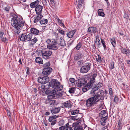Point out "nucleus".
I'll use <instances>...</instances> for the list:
<instances>
[{
    "label": "nucleus",
    "instance_id": "nucleus-4",
    "mask_svg": "<svg viewBox=\"0 0 130 130\" xmlns=\"http://www.w3.org/2000/svg\"><path fill=\"white\" fill-rule=\"evenodd\" d=\"M91 64L90 63H86L85 65L81 67L80 71L83 73H87L90 69Z\"/></svg>",
    "mask_w": 130,
    "mask_h": 130
},
{
    "label": "nucleus",
    "instance_id": "nucleus-5",
    "mask_svg": "<svg viewBox=\"0 0 130 130\" xmlns=\"http://www.w3.org/2000/svg\"><path fill=\"white\" fill-rule=\"evenodd\" d=\"M42 53L43 58L45 59H49L50 56L52 54V52L50 50H47L42 51Z\"/></svg>",
    "mask_w": 130,
    "mask_h": 130
},
{
    "label": "nucleus",
    "instance_id": "nucleus-51",
    "mask_svg": "<svg viewBox=\"0 0 130 130\" xmlns=\"http://www.w3.org/2000/svg\"><path fill=\"white\" fill-rule=\"evenodd\" d=\"M87 85V84L85 86V87H86V88H83L82 89V90L83 91V92H86V91H87V90H88L89 89H90V88H88L87 87H86V86ZM91 88H90V89Z\"/></svg>",
    "mask_w": 130,
    "mask_h": 130
},
{
    "label": "nucleus",
    "instance_id": "nucleus-34",
    "mask_svg": "<svg viewBox=\"0 0 130 130\" xmlns=\"http://www.w3.org/2000/svg\"><path fill=\"white\" fill-rule=\"evenodd\" d=\"M26 33L22 34L20 37V39L21 41H24L26 40Z\"/></svg>",
    "mask_w": 130,
    "mask_h": 130
},
{
    "label": "nucleus",
    "instance_id": "nucleus-29",
    "mask_svg": "<svg viewBox=\"0 0 130 130\" xmlns=\"http://www.w3.org/2000/svg\"><path fill=\"white\" fill-rule=\"evenodd\" d=\"M79 111L78 109H76L71 110L70 111L69 113H70L71 115H75L76 114H79Z\"/></svg>",
    "mask_w": 130,
    "mask_h": 130
},
{
    "label": "nucleus",
    "instance_id": "nucleus-8",
    "mask_svg": "<svg viewBox=\"0 0 130 130\" xmlns=\"http://www.w3.org/2000/svg\"><path fill=\"white\" fill-rule=\"evenodd\" d=\"M86 52L85 51H81L79 52L77 56L74 57L75 60H77L79 59L84 58L86 55Z\"/></svg>",
    "mask_w": 130,
    "mask_h": 130
},
{
    "label": "nucleus",
    "instance_id": "nucleus-20",
    "mask_svg": "<svg viewBox=\"0 0 130 130\" xmlns=\"http://www.w3.org/2000/svg\"><path fill=\"white\" fill-rule=\"evenodd\" d=\"M121 51L122 53L126 54V56H128L130 55V51L128 49H127L125 48H121Z\"/></svg>",
    "mask_w": 130,
    "mask_h": 130
},
{
    "label": "nucleus",
    "instance_id": "nucleus-31",
    "mask_svg": "<svg viewBox=\"0 0 130 130\" xmlns=\"http://www.w3.org/2000/svg\"><path fill=\"white\" fill-rule=\"evenodd\" d=\"M35 62H36L39 64H42L43 63L42 59L40 57H36L35 60Z\"/></svg>",
    "mask_w": 130,
    "mask_h": 130
},
{
    "label": "nucleus",
    "instance_id": "nucleus-32",
    "mask_svg": "<svg viewBox=\"0 0 130 130\" xmlns=\"http://www.w3.org/2000/svg\"><path fill=\"white\" fill-rule=\"evenodd\" d=\"M39 1H36L35 2H32L31 3L30 6L32 8L36 7V6H38L39 4Z\"/></svg>",
    "mask_w": 130,
    "mask_h": 130
},
{
    "label": "nucleus",
    "instance_id": "nucleus-24",
    "mask_svg": "<svg viewBox=\"0 0 130 130\" xmlns=\"http://www.w3.org/2000/svg\"><path fill=\"white\" fill-rule=\"evenodd\" d=\"M76 31V30L75 29L72 30L67 33V35L68 38H72Z\"/></svg>",
    "mask_w": 130,
    "mask_h": 130
},
{
    "label": "nucleus",
    "instance_id": "nucleus-14",
    "mask_svg": "<svg viewBox=\"0 0 130 130\" xmlns=\"http://www.w3.org/2000/svg\"><path fill=\"white\" fill-rule=\"evenodd\" d=\"M52 71V69L51 68H44L43 69L42 73L44 76H46L49 74Z\"/></svg>",
    "mask_w": 130,
    "mask_h": 130
},
{
    "label": "nucleus",
    "instance_id": "nucleus-26",
    "mask_svg": "<svg viewBox=\"0 0 130 130\" xmlns=\"http://www.w3.org/2000/svg\"><path fill=\"white\" fill-rule=\"evenodd\" d=\"M58 44V45H60L61 46H64L66 45L65 41L62 38H60V41Z\"/></svg>",
    "mask_w": 130,
    "mask_h": 130
},
{
    "label": "nucleus",
    "instance_id": "nucleus-50",
    "mask_svg": "<svg viewBox=\"0 0 130 130\" xmlns=\"http://www.w3.org/2000/svg\"><path fill=\"white\" fill-rule=\"evenodd\" d=\"M2 41L4 42H6V41L8 40V39H7V38L6 37H3L2 38H1Z\"/></svg>",
    "mask_w": 130,
    "mask_h": 130
},
{
    "label": "nucleus",
    "instance_id": "nucleus-11",
    "mask_svg": "<svg viewBox=\"0 0 130 130\" xmlns=\"http://www.w3.org/2000/svg\"><path fill=\"white\" fill-rule=\"evenodd\" d=\"M59 116H57L56 115H53L50 117L48 119V121L50 122H51V125H54L56 123V119L59 117Z\"/></svg>",
    "mask_w": 130,
    "mask_h": 130
},
{
    "label": "nucleus",
    "instance_id": "nucleus-47",
    "mask_svg": "<svg viewBox=\"0 0 130 130\" xmlns=\"http://www.w3.org/2000/svg\"><path fill=\"white\" fill-rule=\"evenodd\" d=\"M114 102L116 104H117L118 102V99L117 95L115 96L114 99Z\"/></svg>",
    "mask_w": 130,
    "mask_h": 130
},
{
    "label": "nucleus",
    "instance_id": "nucleus-15",
    "mask_svg": "<svg viewBox=\"0 0 130 130\" xmlns=\"http://www.w3.org/2000/svg\"><path fill=\"white\" fill-rule=\"evenodd\" d=\"M59 45L58 44L55 43L53 44H49L47 45V47L50 49L55 50L58 48Z\"/></svg>",
    "mask_w": 130,
    "mask_h": 130
},
{
    "label": "nucleus",
    "instance_id": "nucleus-2",
    "mask_svg": "<svg viewBox=\"0 0 130 130\" xmlns=\"http://www.w3.org/2000/svg\"><path fill=\"white\" fill-rule=\"evenodd\" d=\"M11 25L16 29H21L24 25V21L20 16H14L11 20Z\"/></svg>",
    "mask_w": 130,
    "mask_h": 130
},
{
    "label": "nucleus",
    "instance_id": "nucleus-12",
    "mask_svg": "<svg viewBox=\"0 0 130 130\" xmlns=\"http://www.w3.org/2000/svg\"><path fill=\"white\" fill-rule=\"evenodd\" d=\"M94 85H93V86ZM102 86V84L101 83H99L98 84L96 85L94 87H92L91 88H92V90H91L90 92L91 94H95V91L96 90H98Z\"/></svg>",
    "mask_w": 130,
    "mask_h": 130
},
{
    "label": "nucleus",
    "instance_id": "nucleus-18",
    "mask_svg": "<svg viewBox=\"0 0 130 130\" xmlns=\"http://www.w3.org/2000/svg\"><path fill=\"white\" fill-rule=\"evenodd\" d=\"M71 103L70 101H66L62 103V107L63 108L71 107L72 106Z\"/></svg>",
    "mask_w": 130,
    "mask_h": 130
},
{
    "label": "nucleus",
    "instance_id": "nucleus-55",
    "mask_svg": "<svg viewBox=\"0 0 130 130\" xmlns=\"http://www.w3.org/2000/svg\"><path fill=\"white\" fill-rule=\"evenodd\" d=\"M51 41V40L50 39H48L46 41V42L48 44V45L50 44Z\"/></svg>",
    "mask_w": 130,
    "mask_h": 130
},
{
    "label": "nucleus",
    "instance_id": "nucleus-27",
    "mask_svg": "<svg viewBox=\"0 0 130 130\" xmlns=\"http://www.w3.org/2000/svg\"><path fill=\"white\" fill-rule=\"evenodd\" d=\"M37 16L34 17V23H36L38 22L39 20H40L42 16V15H40L39 14H37Z\"/></svg>",
    "mask_w": 130,
    "mask_h": 130
},
{
    "label": "nucleus",
    "instance_id": "nucleus-21",
    "mask_svg": "<svg viewBox=\"0 0 130 130\" xmlns=\"http://www.w3.org/2000/svg\"><path fill=\"white\" fill-rule=\"evenodd\" d=\"M51 87L50 83L49 82L47 83H44L42 85L41 88L42 89H44L47 90L49 89Z\"/></svg>",
    "mask_w": 130,
    "mask_h": 130
},
{
    "label": "nucleus",
    "instance_id": "nucleus-38",
    "mask_svg": "<svg viewBox=\"0 0 130 130\" xmlns=\"http://www.w3.org/2000/svg\"><path fill=\"white\" fill-rule=\"evenodd\" d=\"M70 81L73 84V85H75L77 83V81L73 78H71L70 79Z\"/></svg>",
    "mask_w": 130,
    "mask_h": 130
},
{
    "label": "nucleus",
    "instance_id": "nucleus-36",
    "mask_svg": "<svg viewBox=\"0 0 130 130\" xmlns=\"http://www.w3.org/2000/svg\"><path fill=\"white\" fill-rule=\"evenodd\" d=\"M57 31H58V32L62 35H65V32L63 30H61V28L60 27L58 28L57 29Z\"/></svg>",
    "mask_w": 130,
    "mask_h": 130
},
{
    "label": "nucleus",
    "instance_id": "nucleus-17",
    "mask_svg": "<svg viewBox=\"0 0 130 130\" xmlns=\"http://www.w3.org/2000/svg\"><path fill=\"white\" fill-rule=\"evenodd\" d=\"M78 86L81 87L87 83V81L85 79H78Z\"/></svg>",
    "mask_w": 130,
    "mask_h": 130
},
{
    "label": "nucleus",
    "instance_id": "nucleus-59",
    "mask_svg": "<svg viewBox=\"0 0 130 130\" xmlns=\"http://www.w3.org/2000/svg\"><path fill=\"white\" fill-rule=\"evenodd\" d=\"M122 124L120 121L119 120L118 122V125L120 127V126H121Z\"/></svg>",
    "mask_w": 130,
    "mask_h": 130
},
{
    "label": "nucleus",
    "instance_id": "nucleus-48",
    "mask_svg": "<svg viewBox=\"0 0 130 130\" xmlns=\"http://www.w3.org/2000/svg\"><path fill=\"white\" fill-rule=\"evenodd\" d=\"M96 61L99 62H101V58L100 56L99 55H98V57L96 58Z\"/></svg>",
    "mask_w": 130,
    "mask_h": 130
},
{
    "label": "nucleus",
    "instance_id": "nucleus-42",
    "mask_svg": "<svg viewBox=\"0 0 130 130\" xmlns=\"http://www.w3.org/2000/svg\"><path fill=\"white\" fill-rule=\"evenodd\" d=\"M106 111L105 110H103L102 111H101V113H100L99 114V116L101 117H104L103 116H102L103 115H104L106 113Z\"/></svg>",
    "mask_w": 130,
    "mask_h": 130
},
{
    "label": "nucleus",
    "instance_id": "nucleus-3",
    "mask_svg": "<svg viewBox=\"0 0 130 130\" xmlns=\"http://www.w3.org/2000/svg\"><path fill=\"white\" fill-rule=\"evenodd\" d=\"M99 101V100H96L94 97L90 98L86 101V105L87 107H91L94 106L97 102Z\"/></svg>",
    "mask_w": 130,
    "mask_h": 130
},
{
    "label": "nucleus",
    "instance_id": "nucleus-30",
    "mask_svg": "<svg viewBox=\"0 0 130 130\" xmlns=\"http://www.w3.org/2000/svg\"><path fill=\"white\" fill-rule=\"evenodd\" d=\"M98 14L99 15L102 17H104L105 15L103 12V10L102 9H99L98 11Z\"/></svg>",
    "mask_w": 130,
    "mask_h": 130
},
{
    "label": "nucleus",
    "instance_id": "nucleus-40",
    "mask_svg": "<svg viewBox=\"0 0 130 130\" xmlns=\"http://www.w3.org/2000/svg\"><path fill=\"white\" fill-rule=\"evenodd\" d=\"M101 42L104 47L105 50H106V46L105 45V43L104 40L103 39H101Z\"/></svg>",
    "mask_w": 130,
    "mask_h": 130
},
{
    "label": "nucleus",
    "instance_id": "nucleus-45",
    "mask_svg": "<svg viewBox=\"0 0 130 130\" xmlns=\"http://www.w3.org/2000/svg\"><path fill=\"white\" fill-rule=\"evenodd\" d=\"M81 46V43H79L77 44V45L75 47V48L77 50H79Z\"/></svg>",
    "mask_w": 130,
    "mask_h": 130
},
{
    "label": "nucleus",
    "instance_id": "nucleus-6",
    "mask_svg": "<svg viewBox=\"0 0 130 130\" xmlns=\"http://www.w3.org/2000/svg\"><path fill=\"white\" fill-rule=\"evenodd\" d=\"M104 91L102 90H99V91L97 93L96 95H95L94 97L96 100H103L104 99Z\"/></svg>",
    "mask_w": 130,
    "mask_h": 130
},
{
    "label": "nucleus",
    "instance_id": "nucleus-58",
    "mask_svg": "<svg viewBox=\"0 0 130 130\" xmlns=\"http://www.w3.org/2000/svg\"><path fill=\"white\" fill-rule=\"evenodd\" d=\"M17 29V31L16 32L17 34H19L20 33L21 30L20 29Z\"/></svg>",
    "mask_w": 130,
    "mask_h": 130
},
{
    "label": "nucleus",
    "instance_id": "nucleus-43",
    "mask_svg": "<svg viewBox=\"0 0 130 130\" xmlns=\"http://www.w3.org/2000/svg\"><path fill=\"white\" fill-rule=\"evenodd\" d=\"M74 130H83L81 126H76L75 127Z\"/></svg>",
    "mask_w": 130,
    "mask_h": 130
},
{
    "label": "nucleus",
    "instance_id": "nucleus-53",
    "mask_svg": "<svg viewBox=\"0 0 130 130\" xmlns=\"http://www.w3.org/2000/svg\"><path fill=\"white\" fill-rule=\"evenodd\" d=\"M4 35V31L3 30H2L0 31V37L1 38L3 37Z\"/></svg>",
    "mask_w": 130,
    "mask_h": 130
},
{
    "label": "nucleus",
    "instance_id": "nucleus-23",
    "mask_svg": "<svg viewBox=\"0 0 130 130\" xmlns=\"http://www.w3.org/2000/svg\"><path fill=\"white\" fill-rule=\"evenodd\" d=\"M38 40L37 38L34 37L33 39L30 40V42H29V46H33L38 41Z\"/></svg>",
    "mask_w": 130,
    "mask_h": 130
},
{
    "label": "nucleus",
    "instance_id": "nucleus-63",
    "mask_svg": "<svg viewBox=\"0 0 130 130\" xmlns=\"http://www.w3.org/2000/svg\"><path fill=\"white\" fill-rule=\"evenodd\" d=\"M29 68H28V69L27 70V71H26V74H29Z\"/></svg>",
    "mask_w": 130,
    "mask_h": 130
},
{
    "label": "nucleus",
    "instance_id": "nucleus-54",
    "mask_svg": "<svg viewBox=\"0 0 130 130\" xmlns=\"http://www.w3.org/2000/svg\"><path fill=\"white\" fill-rule=\"evenodd\" d=\"M109 92L110 95L111 96L112 95V90L111 88H110L109 89Z\"/></svg>",
    "mask_w": 130,
    "mask_h": 130
},
{
    "label": "nucleus",
    "instance_id": "nucleus-19",
    "mask_svg": "<svg viewBox=\"0 0 130 130\" xmlns=\"http://www.w3.org/2000/svg\"><path fill=\"white\" fill-rule=\"evenodd\" d=\"M97 30V29L96 27H91L88 28V32L91 34H92L96 32Z\"/></svg>",
    "mask_w": 130,
    "mask_h": 130
},
{
    "label": "nucleus",
    "instance_id": "nucleus-64",
    "mask_svg": "<svg viewBox=\"0 0 130 130\" xmlns=\"http://www.w3.org/2000/svg\"><path fill=\"white\" fill-rule=\"evenodd\" d=\"M82 6V5L80 3H78V8H80V7Z\"/></svg>",
    "mask_w": 130,
    "mask_h": 130
},
{
    "label": "nucleus",
    "instance_id": "nucleus-35",
    "mask_svg": "<svg viewBox=\"0 0 130 130\" xmlns=\"http://www.w3.org/2000/svg\"><path fill=\"white\" fill-rule=\"evenodd\" d=\"M48 22L47 19H43L41 20L40 23L41 24H46Z\"/></svg>",
    "mask_w": 130,
    "mask_h": 130
},
{
    "label": "nucleus",
    "instance_id": "nucleus-33",
    "mask_svg": "<svg viewBox=\"0 0 130 130\" xmlns=\"http://www.w3.org/2000/svg\"><path fill=\"white\" fill-rule=\"evenodd\" d=\"M32 35L31 34L29 33L27 35L26 34V41H30L31 40Z\"/></svg>",
    "mask_w": 130,
    "mask_h": 130
},
{
    "label": "nucleus",
    "instance_id": "nucleus-7",
    "mask_svg": "<svg viewBox=\"0 0 130 130\" xmlns=\"http://www.w3.org/2000/svg\"><path fill=\"white\" fill-rule=\"evenodd\" d=\"M97 75V74L95 73L93 74L90 79V81L87 84L86 87L88 88H90L92 87H93L94 82L95 78Z\"/></svg>",
    "mask_w": 130,
    "mask_h": 130
},
{
    "label": "nucleus",
    "instance_id": "nucleus-61",
    "mask_svg": "<svg viewBox=\"0 0 130 130\" xmlns=\"http://www.w3.org/2000/svg\"><path fill=\"white\" fill-rule=\"evenodd\" d=\"M83 63L82 60L79 61L77 62V64H82Z\"/></svg>",
    "mask_w": 130,
    "mask_h": 130
},
{
    "label": "nucleus",
    "instance_id": "nucleus-41",
    "mask_svg": "<svg viewBox=\"0 0 130 130\" xmlns=\"http://www.w3.org/2000/svg\"><path fill=\"white\" fill-rule=\"evenodd\" d=\"M75 88L74 87L70 88L69 90V92L70 93H74L75 90Z\"/></svg>",
    "mask_w": 130,
    "mask_h": 130
},
{
    "label": "nucleus",
    "instance_id": "nucleus-56",
    "mask_svg": "<svg viewBox=\"0 0 130 130\" xmlns=\"http://www.w3.org/2000/svg\"><path fill=\"white\" fill-rule=\"evenodd\" d=\"M107 126H105L102 128L101 129V130H107Z\"/></svg>",
    "mask_w": 130,
    "mask_h": 130
},
{
    "label": "nucleus",
    "instance_id": "nucleus-16",
    "mask_svg": "<svg viewBox=\"0 0 130 130\" xmlns=\"http://www.w3.org/2000/svg\"><path fill=\"white\" fill-rule=\"evenodd\" d=\"M43 7L40 5H39L35 8V11L37 14L41 15V12Z\"/></svg>",
    "mask_w": 130,
    "mask_h": 130
},
{
    "label": "nucleus",
    "instance_id": "nucleus-9",
    "mask_svg": "<svg viewBox=\"0 0 130 130\" xmlns=\"http://www.w3.org/2000/svg\"><path fill=\"white\" fill-rule=\"evenodd\" d=\"M49 81V77L45 76L42 77H39L38 78V82L43 84L48 82Z\"/></svg>",
    "mask_w": 130,
    "mask_h": 130
},
{
    "label": "nucleus",
    "instance_id": "nucleus-37",
    "mask_svg": "<svg viewBox=\"0 0 130 130\" xmlns=\"http://www.w3.org/2000/svg\"><path fill=\"white\" fill-rule=\"evenodd\" d=\"M48 99L49 104L50 105H55L56 104V101L55 100L50 99Z\"/></svg>",
    "mask_w": 130,
    "mask_h": 130
},
{
    "label": "nucleus",
    "instance_id": "nucleus-13",
    "mask_svg": "<svg viewBox=\"0 0 130 130\" xmlns=\"http://www.w3.org/2000/svg\"><path fill=\"white\" fill-rule=\"evenodd\" d=\"M72 126L70 125L68 123L64 126H62L59 128L60 130H72Z\"/></svg>",
    "mask_w": 130,
    "mask_h": 130
},
{
    "label": "nucleus",
    "instance_id": "nucleus-52",
    "mask_svg": "<svg viewBox=\"0 0 130 130\" xmlns=\"http://www.w3.org/2000/svg\"><path fill=\"white\" fill-rule=\"evenodd\" d=\"M10 8V7L9 6H7L4 8L5 10L7 11H9Z\"/></svg>",
    "mask_w": 130,
    "mask_h": 130
},
{
    "label": "nucleus",
    "instance_id": "nucleus-22",
    "mask_svg": "<svg viewBox=\"0 0 130 130\" xmlns=\"http://www.w3.org/2000/svg\"><path fill=\"white\" fill-rule=\"evenodd\" d=\"M30 31L32 34H33L36 35H39L40 33L39 31L36 29L33 28L31 29Z\"/></svg>",
    "mask_w": 130,
    "mask_h": 130
},
{
    "label": "nucleus",
    "instance_id": "nucleus-57",
    "mask_svg": "<svg viewBox=\"0 0 130 130\" xmlns=\"http://www.w3.org/2000/svg\"><path fill=\"white\" fill-rule=\"evenodd\" d=\"M57 21H58V22L59 23H60L61 24V25L63 23L62 22V20H60L59 18H58V19H57Z\"/></svg>",
    "mask_w": 130,
    "mask_h": 130
},
{
    "label": "nucleus",
    "instance_id": "nucleus-44",
    "mask_svg": "<svg viewBox=\"0 0 130 130\" xmlns=\"http://www.w3.org/2000/svg\"><path fill=\"white\" fill-rule=\"evenodd\" d=\"M50 62H48L44 64L43 65V67L44 68H49L48 67L50 66Z\"/></svg>",
    "mask_w": 130,
    "mask_h": 130
},
{
    "label": "nucleus",
    "instance_id": "nucleus-1",
    "mask_svg": "<svg viewBox=\"0 0 130 130\" xmlns=\"http://www.w3.org/2000/svg\"><path fill=\"white\" fill-rule=\"evenodd\" d=\"M51 83L52 87L54 88V89L52 91L50 94L48 96L47 98L48 99L57 98L59 95L57 94V92L58 91L62 90L63 88V86L62 85H60V83L58 80L55 79H52Z\"/></svg>",
    "mask_w": 130,
    "mask_h": 130
},
{
    "label": "nucleus",
    "instance_id": "nucleus-49",
    "mask_svg": "<svg viewBox=\"0 0 130 130\" xmlns=\"http://www.w3.org/2000/svg\"><path fill=\"white\" fill-rule=\"evenodd\" d=\"M95 42L96 44L98 45H100L101 44L100 40L98 38L96 39Z\"/></svg>",
    "mask_w": 130,
    "mask_h": 130
},
{
    "label": "nucleus",
    "instance_id": "nucleus-39",
    "mask_svg": "<svg viewBox=\"0 0 130 130\" xmlns=\"http://www.w3.org/2000/svg\"><path fill=\"white\" fill-rule=\"evenodd\" d=\"M110 41L111 44L114 47H115L116 43V41L114 38L111 39Z\"/></svg>",
    "mask_w": 130,
    "mask_h": 130
},
{
    "label": "nucleus",
    "instance_id": "nucleus-25",
    "mask_svg": "<svg viewBox=\"0 0 130 130\" xmlns=\"http://www.w3.org/2000/svg\"><path fill=\"white\" fill-rule=\"evenodd\" d=\"M108 116H105L102 118L101 119L100 122L102 125L104 126L105 124V123L107 121Z\"/></svg>",
    "mask_w": 130,
    "mask_h": 130
},
{
    "label": "nucleus",
    "instance_id": "nucleus-46",
    "mask_svg": "<svg viewBox=\"0 0 130 130\" xmlns=\"http://www.w3.org/2000/svg\"><path fill=\"white\" fill-rule=\"evenodd\" d=\"M114 62L113 61L111 62L110 63V68L111 69H113L114 68Z\"/></svg>",
    "mask_w": 130,
    "mask_h": 130
},
{
    "label": "nucleus",
    "instance_id": "nucleus-10",
    "mask_svg": "<svg viewBox=\"0 0 130 130\" xmlns=\"http://www.w3.org/2000/svg\"><path fill=\"white\" fill-rule=\"evenodd\" d=\"M82 115L79 113L77 114L76 116L71 117V119L73 120L77 121V124L80 123L82 120Z\"/></svg>",
    "mask_w": 130,
    "mask_h": 130
},
{
    "label": "nucleus",
    "instance_id": "nucleus-28",
    "mask_svg": "<svg viewBox=\"0 0 130 130\" xmlns=\"http://www.w3.org/2000/svg\"><path fill=\"white\" fill-rule=\"evenodd\" d=\"M60 109V107H56L51 110V112L52 114L57 113L59 112Z\"/></svg>",
    "mask_w": 130,
    "mask_h": 130
},
{
    "label": "nucleus",
    "instance_id": "nucleus-62",
    "mask_svg": "<svg viewBox=\"0 0 130 130\" xmlns=\"http://www.w3.org/2000/svg\"><path fill=\"white\" fill-rule=\"evenodd\" d=\"M74 40H70V42L69 44H70L71 45V44L73 43V42H74Z\"/></svg>",
    "mask_w": 130,
    "mask_h": 130
},
{
    "label": "nucleus",
    "instance_id": "nucleus-60",
    "mask_svg": "<svg viewBox=\"0 0 130 130\" xmlns=\"http://www.w3.org/2000/svg\"><path fill=\"white\" fill-rule=\"evenodd\" d=\"M7 113L8 115H9V117H10V118H11V113H10V111H7Z\"/></svg>",
    "mask_w": 130,
    "mask_h": 130
}]
</instances>
